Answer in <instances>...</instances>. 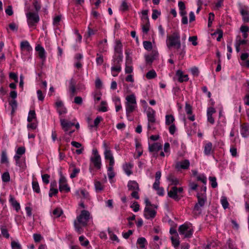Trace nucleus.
<instances>
[{"label": "nucleus", "mask_w": 249, "mask_h": 249, "mask_svg": "<svg viewBox=\"0 0 249 249\" xmlns=\"http://www.w3.org/2000/svg\"><path fill=\"white\" fill-rule=\"evenodd\" d=\"M90 218V213L85 210L81 211L80 214L76 217L74 221V226L78 234H81L83 232V227L87 226Z\"/></svg>", "instance_id": "f257e3e1"}, {"label": "nucleus", "mask_w": 249, "mask_h": 249, "mask_svg": "<svg viewBox=\"0 0 249 249\" xmlns=\"http://www.w3.org/2000/svg\"><path fill=\"white\" fill-rule=\"evenodd\" d=\"M148 120L147 133L148 134L155 132L157 130L156 112L152 108L149 107L146 112Z\"/></svg>", "instance_id": "f03ea898"}, {"label": "nucleus", "mask_w": 249, "mask_h": 249, "mask_svg": "<svg viewBox=\"0 0 249 249\" xmlns=\"http://www.w3.org/2000/svg\"><path fill=\"white\" fill-rule=\"evenodd\" d=\"M166 45L168 48L175 47L177 49H179L181 48V43L179 33L175 32L170 35H168L167 36Z\"/></svg>", "instance_id": "7ed1b4c3"}, {"label": "nucleus", "mask_w": 249, "mask_h": 249, "mask_svg": "<svg viewBox=\"0 0 249 249\" xmlns=\"http://www.w3.org/2000/svg\"><path fill=\"white\" fill-rule=\"evenodd\" d=\"M125 100L126 113L127 116H129L137 108L136 97L134 94H131L126 96Z\"/></svg>", "instance_id": "20e7f679"}, {"label": "nucleus", "mask_w": 249, "mask_h": 249, "mask_svg": "<svg viewBox=\"0 0 249 249\" xmlns=\"http://www.w3.org/2000/svg\"><path fill=\"white\" fill-rule=\"evenodd\" d=\"M146 206L144 211V216L146 219H153L156 215V211L155 209L157 208L155 205L152 204L148 198H145Z\"/></svg>", "instance_id": "39448f33"}, {"label": "nucleus", "mask_w": 249, "mask_h": 249, "mask_svg": "<svg viewBox=\"0 0 249 249\" xmlns=\"http://www.w3.org/2000/svg\"><path fill=\"white\" fill-rule=\"evenodd\" d=\"M178 231L184 238H189L193 235L194 229L191 224L185 223L179 227Z\"/></svg>", "instance_id": "423d86ee"}, {"label": "nucleus", "mask_w": 249, "mask_h": 249, "mask_svg": "<svg viewBox=\"0 0 249 249\" xmlns=\"http://www.w3.org/2000/svg\"><path fill=\"white\" fill-rule=\"evenodd\" d=\"M27 21L29 27L36 28L39 21V17L37 12L29 11L26 14Z\"/></svg>", "instance_id": "0eeeda50"}, {"label": "nucleus", "mask_w": 249, "mask_h": 249, "mask_svg": "<svg viewBox=\"0 0 249 249\" xmlns=\"http://www.w3.org/2000/svg\"><path fill=\"white\" fill-rule=\"evenodd\" d=\"M182 187H177L176 186L170 187V190L168 192V196L169 197L176 201H178L182 197L183 193Z\"/></svg>", "instance_id": "6e6552de"}, {"label": "nucleus", "mask_w": 249, "mask_h": 249, "mask_svg": "<svg viewBox=\"0 0 249 249\" xmlns=\"http://www.w3.org/2000/svg\"><path fill=\"white\" fill-rule=\"evenodd\" d=\"M206 187L204 186L202 189L203 193H198L196 196L197 198V203L196 204L194 208V211H198L200 210V208L204 206L207 197L205 194Z\"/></svg>", "instance_id": "1a4fd4ad"}, {"label": "nucleus", "mask_w": 249, "mask_h": 249, "mask_svg": "<svg viewBox=\"0 0 249 249\" xmlns=\"http://www.w3.org/2000/svg\"><path fill=\"white\" fill-rule=\"evenodd\" d=\"M90 167L92 165L93 167L99 170L101 167V159L97 149L92 150V155L90 158Z\"/></svg>", "instance_id": "9d476101"}, {"label": "nucleus", "mask_w": 249, "mask_h": 249, "mask_svg": "<svg viewBox=\"0 0 249 249\" xmlns=\"http://www.w3.org/2000/svg\"><path fill=\"white\" fill-rule=\"evenodd\" d=\"M122 48L123 45L121 41L119 40L116 41L115 47V55L114 58L117 59L118 61H122Z\"/></svg>", "instance_id": "9b49d317"}, {"label": "nucleus", "mask_w": 249, "mask_h": 249, "mask_svg": "<svg viewBox=\"0 0 249 249\" xmlns=\"http://www.w3.org/2000/svg\"><path fill=\"white\" fill-rule=\"evenodd\" d=\"M59 189L60 192L68 193L70 191V188L68 186L66 178L61 176L59 181Z\"/></svg>", "instance_id": "f8f14e48"}, {"label": "nucleus", "mask_w": 249, "mask_h": 249, "mask_svg": "<svg viewBox=\"0 0 249 249\" xmlns=\"http://www.w3.org/2000/svg\"><path fill=\"white\" fill-rule=\"evenodd\" d=\"M122 61H118L117 59L114 58V65L111 68V71L113 76H117L118 73L121 71L122 68L120 63Z\"/></svg>", "instance_id": "ddd939ff"}, {"label": "nucleus", "mask_w": 249, "mask_h": 249, "mask_svg": "<svg viewBox=\"0 0 249 249\" xmlns=\"http://www.w3.org/2000/svg\"><path fill=\"white\" fill-rule=\"evenodd\" d=\"M60 121L62 128L65 132L69 131L72 126L74 125V124L73 123L65 119L61 118L60 119Z\"/></svg>", "instance_id": "4468645a"}, {"label": "nucleus", "mask_w": 249, "mask_h": 249, "mask_svg": "<svg viewBox=\"0 0 249 249\" xmlns=\"http://www.w3.org/2000/svg\"><path fill=\"white\" fill-rule=\"evenodd\" d=\"M20 49L22 53L27 54L32 50V48L28 41L25 40L20 43Z\"/></svg>", "instance_id": "2eb2a0df"}, {"label": "nucleus", "mask_w": 249, "mask_h": 249, "mask_svg": "<svg viewBox=\"0 0 249 249\" xmlns=\"http://www.w3.org/2000/svg\"><path fill=\"white\" fill-rule=\"evenodd\" d=\"M215 112V109L213 107H211L208 108L207 111L208 121L211 124H213L214 123V119L213 115Z\"/></svg>", "instance_id": "dca6fc26"}, {"label": "nucleus", "mask_w": 249, "mask_h": 249, "mask_svg": "<svg viewBox=\"0 0 249 249\" xmlns=\"http://www.w3.org/2000/svg\"><path fill=\"white\" fill-rule=\"evenodd\" d=\"M241 133L243 137H247L249 136V124L244 123L241 125Z\"/></svg>", "instance_id": "f3484780"}, {"label": "nucleus", "mask_w": 249, "mask_h": 249, "mask_svg": "<svg viewBox=\"0 0 249 249\" xmlns=\"http://www.w3.org/2000/svg\"><path fill=\"white\" fill-rule=\"evenodd\" d=\"M35 50L38 53L39 58L44 61L46 58L44 49L40 45L38 44L36 47Z\"/></svg>", "instance_id": "a211bd4d"}, {"label": "nucleus", "mask_w": 249, "mask_h": 249, "mask_svg": "<svg viewBox=\"0 0 249 249\" xmlns=\"http://www.w3.org/2000/svg\"><path fill=\"white\" fill-rule=\"evenodd\" d=\"M161 149L162 144L159 142H155L149 146V150L150 152H157Z\"/></svg>", "instance_id": "6ab92c4d"}, {"label": "nucleus", "mask_w": 249, "mask_h": 249, "mask_svg": "<svg viewBox=\"0 0 249 249\" xmlns=\"http://www.w3.org/2000/svg\"><path fill=\"white\" fill-rule=\"evenodd\" d=\"M190 166V162L188 160H184L178 162L176 164L177 168H180L182 169H188Z\"/></svg>", "instance_id": "aec40b11"}, {"label": "nucleus", "mask_w": 249, "mask_h": 249, "mask_svg": "<svg viewBox=\"0 0 249 249\" xmlns=\"http://www.w3.org/2000/svg\"><path fill=\"white\" fill-rule=\"evenodd\" d=\"M76 82L75 79H71L70 82L69 90L71 96H74L76 94V90L75 88V85Z\"/></svg>", "instance_id": "412c9836"}, {"label": "nucleus", "mask_w": 249, "mask_h": 249, "mask_svg": "<svg viewBox=\"0 0 249 249\" xmlns=\"http://www.w3.org/2000/svg\"><path fill=\"white\" fill-rule=\"evenodd\" d=\"M176 74L178 76V81L180 83L188 81L189 80L188 75L183 74L182 71L180 70H178Z\"/></svg>", "instance_id": "4be33fe9"}, {"label": "nucleus", "mask_w": 249, "mask_h": 249, "mask_svg": "<svg viewBox=\"0 0 249 249\" xmlns=\"http://www.w3.org/2000/svg\"><path fill=\"white\" fill-rule=\"evenodd\" d=\"M133 167V165L131 162L125 163L123 166V169L128 176H130L132 174V168Z\"/></svg>", "instance_id": "5701e85b"}, {"label": "nucleus", "mask_w": 249, "mask_h": 249, "mask_svg": "<svg viewBox=\"0 0 249 249\" xmlns=\"http://www.w3.org/2000/svg\"><path fill=\"white\" fill-rule=\"evenodd\" d=\"M185 111L188 115H191L188 117V119L191 121H194L195 120V117L194 115H191L192 113V107L188 103H186L185 104Z\"/></svg>", "instance_id": "b1692460"}, {"label": "nucleus", "mask_w": 249, "mask_h": 249, "mask_svg": "<svg viewBox=\"0 0 249 249\" xmlns=\"http://www.w3.org/2000/svg\"><path fill=\"white\" fill-rule=\"evenodd\" d=\"M127 187L129 190H140L139 185L135 181H129L128 183Z\"/></svg>", "instance_id": "393cba45"}, {"label": "nucleus", "mask_w": 249, "mask_h": 249, "mask_svg": "<svg viewBox=\"0 0 249 249\" xmlns=\"http://www.w3.org/2000/svg\"><path fill=\"white\" fill-rule=\"evenodd\" d=\"M213 144L211 142L206 143L204 146V153L207 155H209L213 152Z\"/></svg>", "instance_id": "a878e982"}, {"label": "nucleus", "mask_w": 249, "mask_h": 249, "mask_svg": "<svg viewBox=\"0 0 249 249\" xmlns=\"http://www.w3.org/2000/svg\"><path fill=\"white\" fill-rule=\"evenodd\" d=\"M70 169L72 171V173L70 176L71 178H72L76 177L80 171L79 169L77 168L75 165L73 164H71L70 165Z\"/></svg>", "instance_id": "bb28decb"}, {"label": "nucleus", "mask_w": 249, "mask_h": 249, "mask_svg": "<svg viewBox=\"0 0 249 249\" xmlns=\"http://www.w3.org/2000/svg\"><path fill=\"white\" fill-rule=\"evenodd\" d=\"M147 244V241L145 238L140 237L139 238L137 241V244L138 247L141 249L145 248V245Z\"/></svg>", "instance_id": "cd10ccee"}, {"label": "nucleus", "mask_w": 249, "mask_h": 249, "mask_svg": "<svg viewBox=\"0 0 249 249\" xmlns=\"http://www.w3.org/2000/svg\"><path fill=\"white\" fill-rule=\"evenodd\" d=\"M94 185L97 192L102 191L104 189L105 186L103 184L101 183L99 181L95 180Z\"/></svg>", "instance_id": "c85d7f7f"}, {"label": "nucleus", "mask_w": 249, "mask_h": 249, "mask_svg": "<svg viewBox=\"0 0 249 249\" xmlns=\"http://www.w3.org/2000/svg\"><path fill=\"white\" fill-rule=\"evenodd\" d=\"M106 147V150L105 152V158L106 160H109L113 158L112 154L111 151L107 148V144H104Z\"/></svg>", "instance_id": "c756f323"}, {"label": "nucleus", "mask_w": 249, "mask_h": 249, "mask_svg": "<svg viewBox=\"0 0 249 249\" xmlns=\"http://www.w3.org/2000/svg\"><path fill=\"white\" fill-rule=\"evenodd\" d=\"M10 202L11 203L12 206L15 208L16 210L18 212L20 209L19 203H18L12 196H10Z\"/></svg>", "instance_id": "7c9ffc66"}, {"label": "nucleus", "mask_w": 249, "mask_h": 249, "mask_svg": "<svg viewBox=\"0 0 249 249\" xmlns=\"http://www.w3.org/2000/svg\"><path fill=\"white\" fill-rule=\"evenodd\" d=\"M63 212L60 208H56L53 211V215L54 218L59 217L63 214Z\"/></svg>", "instance_id": "2f4dec72"}, {"label": "nucleus", "mask_w": 249, "mask_h": 249, "mask_svg": "<svg viewBox=\"0 0 249 249\" xmlns=\"http://www.w3.org/2000/svg\"><path fill=\"white\" fill-rule=\"evenodd\" d=\"M0 162L1 163H5L7 165L8 164V160L7 156V153L6 151L4 150L1 152V157H0Z\"/></svg>", "instance_id": "473e14b6"}, {"label": "nucleus", "mask_w": 249, "mask_h": 249, "mask_svg": "<svg viewBox=\"0 0 249 249\" xmlns=\"http://www.w3.org/2000/svg\"><path fill=\"white\" fill-rule=\"evenodd\" d=\"M241 14L243 16L244 22H249V12L247 10L243 9L241 10Z\"/></svg>", "instance_id": "72a5a7b5"}, {"label": "nucleus", "mask_w": 249, "mask_h": 249, "mask_svg": "<svg viewBox=\"0 0 249 249\" xmlns=\"http://www.w3.org/2000/svg\"><path fill=\"white\" fill-rule=\"evenodd\" d=\"M175 120V118L172 115H167L165 116V123L167 125L174 124Z\"/></svg>", "instance_id": "f704fd0d"}, {"label": "nucleus", "mask_w": 249, "mask_h": 249, "mask_svg": "<svg viewBox=\"0 0 249 249\" xmlns=\"http://www.w3.org/2000/svg\"><path fill=\"white\" fill-rule=\"evenodd\" d=\"M171 240L173 245L175 248L178 247L179 246L180 242L179 241L178 235H176V236H172L171 237Z\"/></svg>", "instance_id": "c9c22d12"}, {"label": "nucleus", "mask_w": 249, "mask_h": 249, "mask_svg": "<svg viewBox=\"0 0 249 249\" xmlns=\"http://www.w3.org/2000/svg\"><path fill=\"white\" fill-rule=\"evenodd\" d=\"M156 56V53L146 55L145 56V61L147 64H151Z\"/></svg>", "instance_id": "e433bc0d"}, {"label": "nucleus", "mask_w": 249, "mask_h": 249, "mask_svg": "<svg viewBox=\"0 0 249 249\" xmlns=\"http://www.w3.org/2000/svg\"><path fill=\"white\" fill-rule=\"evenodd\" d=\"M168 180L171 182L170 186L173 185H176L179 184L178 179L172 175H170L169 176Z\"/></svg>", "instance_id": "4c0bfd02"}, {"label": "nucleus", "mask_w": 249, "mask_h": 249, "mask_svg": "<svg viewBox=\"0 0 249 249\" xmlns=\"http://www.w3.org/2000/svg\"><path fill=\"white\" fill-rule=\"evenodd\" d=\"M32 187L34 191L36 193L40 192V187L38 182L36 180H33L32 182Z\"/></svg>", "instance_id": "58836bf2"}, {"label": "nucleus", "mask_w": 249, "mask_h": 249, "mask_svg": "<svg viewBox=\"0 0 249 249\" xmlns=\"http://www.w3.org/2000/svg\"><path fill=\"white\" fill-rule=\"evenodd\" d=\"M9 105L12 107L11 114L13 115L17 108V103L15 100H12L9 101Z\"/></svg>", "instance_id": "ea45409f"}, {"label": "nucleus", "mask_w": 249, "mask_h": 249, "mask_svg": "<svg viewBox=\"0 0 249 249\" xmlns=\"http://www.w3.org/2000/svg\"><path fill=\"white\" fill-rule=\"evenodd\" d=\"M129 4L125 0H124L122 2L120 6V10L122 12H125L129 10Z\"/></svg>", "instance_id": "a19ab883"}, {"label": "nucleus", "mask_w": 249, "mask_h": 249, "mask_svg": "<svg viewBox=\"0 0 249 249\" xmlns=\"http://www.w3.org/2000/svg\"><path fill=\"white\" fill-rule=\"evenodd\" d=\"M247 40L242 39L241 36H238L236 37L235 43L237 44H239V46H241V45L246 44L247 43Z\"/></svg>", "instance_id": "79ce46f5"}, {"label": "nucleus", "mask_w": 249, "mask_h": 249, "mask_svg": "<svg viewBox=\"0 0 249 249\" xmlns=\"http://www.w3.org/2000/svg\"><path fill=\"white\" fill-rule=\"evenodd\" d=\"M156 76L157 74L154 70H151L149 71L146 74V77L148 79H151L154 78Z\"/></svg>", "instance_id": "37998d69"}, {"label": "nucleus", "mask_w": 249, "mask_h": 249, "mask_svg": "<svg viewBox=\"0 0 249 249\" xmlns=\"http://www.w3.org/2000/svg\"><path fill=\"white\" fill-rule=\"evenodd\" d=\"M79 240L80 244L84 247H87L89 244V241L86 240L84 236H80L79 238Z\"/></svg>", "instance_id": "c03bdc74"}, {"label": "nucleus", "mask_w": 249, "mask_h": 249, "mask_svg": "<svg viewBox=\"0 0 249 249\" xmlns=\"http://www.w3.org/2000/svg\"><path fill=\"white\" fill-rule=\"evenodd\" d=\"M114 102L115 104L116 111L118 112L122 108L120 98L119 97H115Z\"/></svg>", "instance_id": "a18cd8bd"}, {"label": "nucleus", "mask_w": 249, "mask_h": 249, "mask_svg": "<svg viewBox=\"0 0 249 249\" xmlns=\"http://www.w3.org/2000/svg\"><path fill=\"white\" fill-rule=\"evenodd\" d=\"M58 190L57 188H54L53 187V184H51V188L49 192V196L52 197L53 196L56 195V194L58 193Z\"/></svg>", "instance_id": "49530a36"}, {"label": "nucleus", "mask_w": 249, "mask_h": 249, "mask_svg": "<svg viewBox=\"0 0 249 249\" xmlns=\"http://www.w3.org/2000/svg\"><path fill=\"white\" fill-rule=\"evenodd\" d=\"M82 195L81 198L87 200L90 199V196L89 193L85 190H81L80 191Z\"/></svg>", "instance_id": "de8ad7c7"}, {"label": "nucleus", "mask_w": 249, "mask_h": 249, "mask_svg": "<svg viewBox=\"0 0 249 249\" xmlns=\"http://www.w3.org/2000/svg\"><path fill=\"white\" fill-rule=\"evenodd\" d=\"M36 115L35 110H30L29 113V115L28 117V121L29 123H31L33 121L34 119H36Z\"/></svg>", "instance_id": "09e8293b"}, {"label": "nucleus", "mask_w": 249, "mask_h": 249, "mask_svg": "<svg viewBox=\"0 0 249 249\" xmlns=\"http://www.w3.org/2000/svg\"><path fill=\"white\" fill-rule=\"evenodd\" d=\"M96 62L97 65H102L104 62L103 56L100 53H97Z\"/></svg>", "instance_id": "8fccbe9b"}, {"label": "nucleus", "mask_w": 249, "mask_h": 249, "mask_svg": "<svg viewBox=\"0 0 249 249\" xmlns=\"http://www.w3.org/2000/svg\"><path fill=\"white\" fill-rule=\"evenodd\" d=\"M103 120V119L101 116H98L96 117V118L95 119L94 121V124L90 125L91 127H97L99 123Z\"/></svg>", "instance_id": "3c124183"}, {"label": "nucleus", "mask_w": 249, "mask_h": 249, "mask_svg": "<svg viewBox=\"0 0 249 249\" xmlns=\"http://www.w3.org/2000/svg\"><path fill=\"white\" fill-rule=\"evenodd\" d=\"M143 47L145 49L150 51L152 49V45L150 41H144L143 42Z\"/></svg>", "instance_id": "603ef678"}, {"label": "nucleus", "mask_w": 249, "mask_h": 249, "mask_svg": "<svg viewBox=\"0 0 249 249\" xmlns=\"http://www.w3.org/2000/svg\"><path fill=\"white\" fill-rule=\"evenodd\" d=\"M90 26L91 24H90L88 27V31L87 32L88 37H90V36L95 35L97 31V29H92Z\"/></svg>", "instance_id": "864d4df0"}, {"label": "nucleus", "mask_w": 249, "mask_h": 249, "mask_svg": "<svg viewBox=\"0 0 249 249\" xmlns=\"http://www.w3.org/2000/svg\"><path fill=\"white\" fill-rule=\"evenodd\" d=\"M221 202L223 207L226 209L229 207V203L228 202L227 199L225 196L222 197L221 199Z\"/></svg>", "instance_id": "5fc2aeb1"}, {"label": "nucleus", "mask_w": 249, "mask_h": 249, "mask_svg": "<svg viewBox=\"0 0 249 249\" xmlns=\"http://www.w3.org/2000/svg\"><path fill=\"white\" fill-rule=\"evenodd\" d=\"M133 72V67L130 63L125 64V72L126 73L130 74Z\"/></svg>", "instance_id": "6e6d98bb"}, {"label": "nucleus", "mask_w": 249, "mask_h": 249, "mask_svg": "<svg viewBox=\"0 0 249 249\" xmlns=\"http://www.w3.org/2000/svg\"><path fill=\"white\" fill-rule=\"evenodd\" d=\"M209 180L211 182V186L213 188H215L217 186L216 178L214 177H210Z\"/></svg>", "instance_id": "4d7b16f0"}, {"label": "nucleus", "mask_w": 249, "mask_h": 249, "mask_svg": "<svg viewBox=\"0 0 249 249\" xmlns=\"http://www.w3.org/2000/svg\"><path fill=\"white\" fill-rule=\"evenodd\" d=\"M136 150L138 152V157H140L142 155L143 152L142 145L141 143L138 142L136 143Z\"/></svg>", "instance_id": "13d9d810"}, {"label": "nucleus", "mask_w": 249, "mask_h": 249, "mask_svg": "<svg viewBox=\"0 0 249 249\" xmlns=\"http://www.w3.org/2000/svg\"><path fill=\"white\" fill-rule=\"evenodd\" d=\"M108 233L110 237V238L112 241H115L117 242H119V240L117 236L111 231H110L109 230H108Z\"/></svg>", "instance_id": "bf43d9fd"}, {"label": "nucleus", "mask_w": 249, "mask_h": 249, "mask_svg": "<svg viewBox=\"0 0 249 249\" xmlns=\"http://www.w3.org/2000/svg\"><path fill=\"white\" fill-rule=\"evenodd\" d=\"M196 179L198 181H201L204 184L207 183V178L203 175H200L196 177Z\"/></svg>", "instance_id": "052dcab7"}, {"label": "nucleus", "mask_w": 249, "mask_h": 249, "mask_svg": "<svg viewBox=\"0 0 249 249\" xmlns=\"http://www.w3.org/2000/svg\"><path fill=\"white\" fill-rule=\"evenodd\" d=\"M177 51L178 52V54L179 55L178 59L179 60H181L183 58L185 51L184 50V49H182L180 50V48L178 50L177 49Z\"/></svg>", "instance_id": "680f3d73"}, {"label": "nucleus", "mask_w": 249, "mask_h": 249, "mask_svg": "<svg viewBox=\"0 0 249 249\" xmlns=\"http://www.w3.org/2000/svg\"><path fill=\"white\" fill-rule=\"evenodd\" d=\"M10 175L8 172H5L2 175V179L4 182H8L10 180Z\"/></svg>", "instance_id": "e2e57ef3"}, {"label": "nucleus", "mask_w": 249, "mask_h": 249, "mask_svg": "<svg viewBox=\"0 0 249 249\" xmlns=\"http://www.w3.org/2000/svg\"><path fill=\"white\" fill-rule=\"evenodd\" d=\"M50 175L46 174L42 175V178L43 182L45 184H47L49 183Z\"/></svg>", "instance_id": "0e129e2a"}, {"label": "nucleus", "mask_w": 249, "mask_h": 249, "mask_svg": "<svg viewBox=\"0 0 249 249\" xmlns=\"http://www.w3.org/2000/svg\"><path fill=\"white\" fill-rule=\"evenodd\" d=\"M33 5L36 10V11L35 12L38 13L41 8V6L39 3H38L36 0H34L33 2Z\"/></svg>", "instance_id": "69168bd1"}, {"label": "nucleus", "mask_w": 249, "mask_h": 249, "mask_svg": "<svg viewBox=\"0 0 249 249\" xmlns=\"http://www.w3.org/2000/svg\"><path fill=\"white\" fill-rule=\"evenodd\" d=\"M34 239L35 242H39L42 239V237L40 234H34L33 235Z\"/></svg>", "instance_id": "338daca9"}, {"label": "nucleus", "mask_w": 249, "mask_h": 249, "mask_svg": "<svg viewBox=\"0 0 249 249\" xmlns=\"http://www.w3.org/2000/svg\"><path fill=\"white\" fill-rule=\"evenodd\" d=\"M11 246L13 249H21L20 244L14 241L11 242Z\"/></svg>", "instance_id": "774afa93"}]
</instances>
